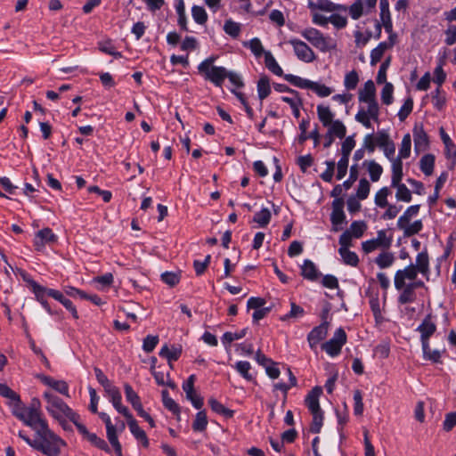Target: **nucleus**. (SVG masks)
I'll return each mask as SVG.
<instances>
[{"mask_svg":"<svg viewBox=\"0 0 456 456\" xmlns=\"http://www.w3.org/2000/svg\"><path fill=\"white\" fill-rule=\"evenodd\" d=\"M15 417L36 432L35 450L46 456L61 454V449L66 446V443L49 428L47 420L43 416L38 399H32L31 409L19 410V411L17 410Z\"/></svg>","mask_w":456,"mask_h":456,"instance_id":"f257e3e1","label":"nucleus"},{"mask_svg":"<svg viewBox=\"0 0 456 456\" xmlns=\"http://www.w3.org/2000/svg\"><path fill=\"white\" fill-rule=\"evenodd\" d=\"M44 398L46 400L47 411L56 419L60 420L66 417L69 420H74L76 412H74L60 397L51 392H45Z\"/></svg>","mask_w":456,"mask_h":456,"instance_id":"f03ea898","label":"nucleus"},{"mask_svg":"<svg viewBox=\"0 0 456 456\" xmlns=\"http://www.w3.org/2000/svg\"><path fill=\"white\" fill-rule=\"evenodd\" d=\"M302 37L307 40L314 47L321 52L326 53L336 47L334 40L314 28H308L301 31Z\"/></svg>","mask_w":456,"mask_h":456,"instance_id":"7ed1b4c3","label":"nucleus"},{"mask_svg":"<svg viewBox=\"0 0 456 456\" xmlns=\"http://www.w3.org/2000/svg\"><path fill=\"white\" fill-rule=\"evenodd\" d=\"M392 242V235L387 236L386 230H380L377 232V238L363 241L362 243V248L366 254H369L377 248L387 250L391 247Z\"/></svg>","mask_w":456,"mask_h":456,"instance_id":"20e7f679","label":"nucleus"},{"mask_svg":"<svg viewBox=\"0 0 456 456\" xmlns=\"http://www.w3.org/2000/svg\"><path fill=\"white\" fill-rule=\"evenodd\" d=\"M346 343V331L342 328H339L335 331L334 336L330 340L322 345V348L329 355L333 357L340 354L341 348Z\"/></svg>","mask_w":456,"mask_h":456,"instance_id":"39448f33","label":"nucleus"},{"mask_svg":"<svg viewBox=\"0 0 456 456\" xmlns=\"http://www.w3.org/2000/svg\"><path fill=\"white\" fill-rule=\"evenodd\" d=\"M292 45L294 53L298 60L304 62H313L316 59V55L312 48L304 41L291 38L289 41Z\"/></svg>","mask_w":456,"mask_h":456,"instance_id":"423d86ee","label":"nucleus"},{"mask_svg":"<svg viewBox=\"0 0 456 456\" xmlns=\"http://www.w3.org/2000/svg\"><path fill=\"white\" fill-rule=\"evenodd\" d=\"M376 87L372 80L365 82L362 89L359 91V101L370 105V111L371 114H376V108L379 104L376 101Z\"/></svg>","mask_w":456,"mask_h":456,"instance_id":"0eeeda50","label":"nucleus"},{"mask_svg":"<svg viewBox=\"0 0 456 456\" xmlns=\"http://www.w3.org/2000/svg\"><path fill=\"white\" fill-rule=\"evenodd\" d=\"M418 269L414 265H410L403 270H398L395 274L394 283L397 290H401L405 284V280L414 281L417 278Z\"/></svg>","mask_w":456,"mask_h":456,"instance_id":"6e6552de","label":"nucleus"},{"mask_svg":"<svg viewBox=\"0 0 456 456\" xmlns=\"http://www.w3.org/2000/svg\"><path fill=\"white\" fill-rule=\"evenodd\" d=\"M0 395L8 398L12 403V414L15 416V411L18 410H28L32 408V403L29 406H25L21 401L20 395L11 389L6 384L0 383Z\"/></svg>","mask_w":456,"mask_h":456,"instance_id":"1a4fd4ad","label":"nucleus"},{"mask_svg":"<svg viewBox=\"0 0 456 456\" xmlns=\"http://www.w3.org/2000/svg\"><path fill=\"white\" fill-rule=\"evenodd\" d=\"M417 330L420 333L422 346L428 348L429 338L436 330V325L433 322L431 314H428L424 318L421 324L417 328Z\"/></svg>","mask_w":456,"mask_h":456,"instance_id":"9d476101","label":"nucleus"},{"mask_svg":"<svg viewBox=\"0 0 456 456\" xmlns=\"http://www.w3.org/2000/svg\"><path fill=\"white\" fill-rule=\"evenodd\" d=\"M199 72L204 76L206 80H209L216 86L219 87L222 86L227 77V69L224 67L213 66L211 69H208V70H200Z\"/></svg>","mask_w":456,"mask_h":456,"instance_id":"9b49d317","label":"nucleus"},{"mask_svg":"<svg viewBox=\"0 0 456 456\" xmlns=\"http://www.w3.org/2000/svg\"><path fill=\"white\" fill-rule=\"evenodd\" d=\"M344 201L342 199H337L332 203V212L330 215V222L332 224V231L337 232L340 230L339 224L346 221V215L343 210Z\"/></svg>","mask_w":456,"mask_h":456,"instance_id":"f8f14e48","label":"nucleus"},{"mask_svg":"<svg viewBox=\"0 0 456 456\" xmlns=\"http://www.w3.org/2000/svg\"><path fill=\"white\" fill-rule=\"evenodd\" d=\"M57 240V236L50 228H44L36 233L34 246L36 250L41 251L45 244L56 243Z\"/></svg>","mask_w":456,"mask_h":456,"instance_id":"ddd939ff","label":"nucleus"},{"mask_svg":"<svg viewBox=\"0 0 456 456\" xmlns=\"http://www.w3.org/2000/svg\"><path fill=\"white\" fill-rule=\"evenodd\" d=\"M329 329V322L327 321L322 322L319 326L314 327L307 336L309 346L312 349L315 348L316 346L323 340Z\"/></svg>","mask_w":456,"mask_h":456,"instance_id":"4468645a","label":"nucleus"},{"mask_svg":"<svg viewBox=\"0 0 456 456\" xmlns=\"http://www.w3.org/2000/svg\"><path fill=\"white\" fill-rule=\"evenodd\" d=\"M414 147L417 152L426 151L428 146V137L422 124H416L413 127Z\"/></svg>","mask_w":456,"mask_h":456,"instance_id":"2eb2a0df","label":"nucleus"},{"mask_svg":"<svg viewBox=\"0 0 456 456\" xmlns=\"http://www.w3.org/2000/svg\"><path fill=\"white\" fill-rule=\"evenodd\" d=\"M322 394V387H314L305 396V403L310 412H317L322 411L319 403V398Z\"/></svg>","mask_w":456,"mask_h":456,"instance_id":"dca6fc26","label":"nucleus"},{"mask_svg":"<svg viewBox=\"0 0 456 456\" xmlns=\"http://www.w3.org/2000/svg\"><path fill=\"white\" fill-rule=\"evenodd\" d=\"M126 419L128 428L133 436L142 443L144 448H148L150 444L145 431L139 427L137 421L134 419L133 415L131 416V418H128Z\"/></svg>","mask_w":456,"mask_h":456,"instance_id":"f3484780","label":"nucleus"},{"mask_svg":"<svg viewBox=\"0 0 456 456\" xmlns=\"http://www.w3.org/2000/svg\"><path fill=\"white\" fill-rule=\"evenodd\" d=\"M30 285L32 287L33 292L36 296V298L40 304L43 305V307L50 314H53V312L52 311L47 300L45 299V296H48V290L50 289H47L45 287H43L37 283L36 281H32L30 282Z\"/></svg>","mask_w":456,"mask_h":456,"instance_id":"a211bd4d","label":"nucleus"},{"mask_svg":"<svg viewBox=\"0 0 456 456\" xmlns=\"http://www.w3.org/2000/svg\"><path fill=\"white\" fill-rule=\"evenodd\" d=\"M38 379L46 386L53 388L61 395L69 396V386L64 380H55L45 375H39Z\"/></svg>","mask_w":456,"mask_h":456,"instance_id":"6ab92c4d","label":"nucleus"},{"mask_svg":"<svg viewBox=\"0 0 456 456\" xmlns=\"http://www.w3.org/2000/svg\"><path fill=\"white\" fill-rule=\"evenodd\" d=\"M439 132H440L441 139L445 146V152H444L445 157L448 159L452 160V167L453 165L455 164V159H456V146L453 143V142L452 141V139L450 138V136L445 133L444 127H440Z\"/></svg>","mask_w":456,"mask_h":456,"instance_id":"aec40b11","label":"nucleus"},{"mask_svg":"<svg viewBox=\"0 0 456 456\" xmlns=\"http://www.w3.org/2000/svg\"><path fill=\"white\" fill-rule=\"evenodd\" d=\"M48 296L53 297L54 299L58 300L60 303H61L63 305V306L71 313L72 316L75 319L78 318V314H77L76 307L74 306V305L72 304V302L69 299L66 298L62 295L61 292L52 289L48 290Z\"/></svg>","mask_w":456,"mask_h":456,"instance_id":"412c9836","label":"nucleus"},{"mask_svg":"<svg viewBox=\"0 0 456 456\" xmlns=\"http://www.w3.org/2000/svg\"><path fill=\"white\" fill-rule=\"evenodd\" d=\"M379 7H380V19H381L382 24L385 28V30L387 33H391V32H393V24H392V20H391V17H390L388 0H380Z\"/></svg>","mask_w":456,"mask_h":456,"instance_id":"4be33fe9","label":"nucleus"},{"mask_svg":"<svg viewBox=\"0 0 456 456\" xmlns=\"http://www.w3.org/2000/svg\"><path fill=\"white\" fill-rule=\"evenodd\" d=\"M414 266L428 280L429 257L427 250H423L417 255L416 265H414Z\"/></svg>","mask_w":456,"mask_h":456,"instance_id":"5701e85b","label":"nucleus"},{"mask_svg":"<svg viewBox=\"0 0 456 456\" xmlns=\"http://www.w3.org/2000/svg\"><path fill=\"white\" fill-rule=\"evenodd\" d=\"M316 111L318 118L323 126L326 127L334 121V113L330 110L329 106L320 104L317 106Z\"/></svg>","mask_w":456,"mask_h":456,"instance_id":"b1692460","label":"nucleus"},{"mask_svg":"<svg viewBox=\"0 0 456 456\" xmlns=\"http://www.w3.org/2000/svg\"><path fill=\"white\" fill-rule=\"evenodd\" d=\"M109 397L114 408L119 413H121L126 419L131 418L132 414L129 412L128 409L121 403L122 396L119 390L114 391V393L110 395Z\"/></svg>","mask_w":456,"mask_h":456,"instance_id":"393cba45","label":"nucleus"},{"mask_svg":"<svg viewBox=\"0 0 456 456\" xmlns=\"http://www.w3.org/2000/svg\"><path fill=\"white\" fill-rule=\"evenodd\" d=\"M182 354V348L180 346H172L171 348L165 345L159 351L161 357L167 358L168 362L177 361Z\"/></svg>","mask_w":456,"mask_h":456,"instance_id":"a878e982","label":"nucleus"},{"mask_svg":"<svg viewBox=\"0 0 456 456\" xmlns=\"http://www.w3.org/2000/svg\"><path fill=\"white\" fill-rule=\"evenodd\" d=\"M301 274L304 278L310 281H315L319 276L315 265L308 259L305 260L301 266Z\"/></svg>","mask_w":456,"mask_h":456,"instance_id":"bb28decb","label":"nucleus"},{"mask_svg":"<svg viewBox=\"0 0 456 456\" xmlns=\"http://www.w3.org/2000/svg\"><path fill=\"white\" fill-rule=\"evenodd\" d=\"M392 48V44H386L385 42H381L378 45L370 52V65L375 66L378 62H379L384 55V53Z\"/></svg>","mask_w":456,"mask_h":456,"instance_id":"cd10ccee","label":"nucleus"},{"mask_svg":"<svg viewBox=\"0 0 456 456\" xmlns=\"http://www.w3.org/2000/svg\"><path fill=\"white\" fill-rule=\"evenodd\" d=\"M395 259V256L392 252L384 249V251L379 253L375 258V263L380 269H385L390 267L394 264Z\"/></svg>","mask_w":456,"mask_h":456,"instance_id":"c85d7f7f","label":"nucleus"},{"mask_svg":"<svg viewBox=\"0 0 456 456\" xmlns=\"http://www.w3.org/2000/svg\"><path fill=\"white\" fill-rule=\"evenodd\" d=\"M363 166L367 167L370 180L372 182H377L379 180L383 172V168L379 164H378L375 160H365L363 162Z\"/></svg>","mask_w":456,"mask_h":456,"instance_id":"c756f323","label":"nucleus"},{"mask_svg":"<svg viewBox=\"0 0 456 456\" xmlns=\"http://www.w3.org/2000/svg\"><path fill=\"white\" fill-rule=\"evenodd\" d=\"M208 404H209L211 410L217 414H221L227 419L232 418L233 416L234 411L232 410L226 408L224 404H222L220 402H218L216 398H213V397L209 398Z\"/></svg>","mask_w":456,"mask_h":456,"instance_id":"7c9ffc66","label":"nucleus"},{"mask_svg":"<svg viewBox=\"0 0 456 456\" xmlns=\"http://www.w3.org/2000/svg\"><path fill=\"white\" fill-rule=\"evenodd\" d=\"M419 205L410 206L399 217L397 221V227H403L405 224H409L411 219L419 214Z\"/></svg>","mask_w":456,"mask_h":456,"instance_id":"2f4dec72","label":"nucleus"},{"mask_svg":"<svg viewBox=\"0 0 456 456\" xmlns=\"http://www.w3.org/2000/svg\"><path fill=\"white\" fill-rule=\"evenodd\" d=\"M208 417L206 411H200L196 416L195 419L192 422V429L195 432H202L205 431L208 427Z\"/></svg>","mask_w":456,"mask_h":456,"instance_id":"473e14b6","label":"nucleus"},{"mask_svg":"<svg viewBox=\"0 0 456 456\" xmlns=\"http://www.w3.org/2000/svg\"><path fill=\"white\" fill-rule=\"evenodd\" d=\"M327 127V132L330 133L331 134L339 139H342L346 136V127L344 125V123L339 119L332 121L330 125H329Z\"/></svg>","mask_w":456,"mask_h":456,"instance_id":"72a5a7b5","label":"nucleus"},{"mask_svg":"<svg viewBox=\"0 0 456 456\" xmlns=\"http://www.w3.org/2000/svg\"><path fill=\"white\" fill-rule=\"evenodd\" d=\"M403 178V162L400 159H395L392 161V179L391 185H398Z\"/></svg>","mask_w":456,"mask_h":456,"instance_id":"f704fd0d","label":"nucleus"},{"mask_svg":"<svg viewBox=\"0 0 456 456\" xmlns=\"http://www.w3.org/2000/svg\"><path fill=\"white\" fill-rule=\"evenodd\" d=\"M338 253L346 265L357 266L359 258L355 252L350 251L348 248H339Z\"/></svg>","mask_w":456,"mask_h":456,"instance_id":"c9c22d12","label":"nucleus"},{"mask_svg":"<svg viewBox=\"0 0 456 456\" xmlns=\"http://www.w3.org/2000/svg\"><path fill=\"white\" fill-rule=\"evenodd\" d=\"M284 78L291 85L304 89H311L313 81L292 75L287 74Z\"/></svg>","mask_w":456,"mask_h":456,"instance_id":"e433bc0d","label":"nucleus"},{"mask_svg":"<svg viewBox=\"0 0 456 456\" xmlns=\"http://www.w3.org/2000/svg\"><path fill=\"white\" fill-rule=\"evenodd\" d=\"M257 93L260 100L265 99L271 93L270 79L267 76H262L257 82Z\"/></svg>","mask_w":456,"mask_h":456,"instance_id":"4c0bfd02","label":"nucleus"},{"mask_svg":"<svg viewBox=\"0 0 456 456\" xmlns=\"http://www.w3.org/2000/svg\"><path fill=\"white\" fill-rule=\"evenodd\" d=\"M235 370L248 381H253L255 379L249 370H251V364L247 361H240L234 365Z\"/></svg>","mask_w":456,"mask_h":456,"instance_id":"58836bf2","label":"nucleus"},{"mask_svg":"<svg viewBox=\"0 0 456 456\" xmlns=\"http://www.w3.org/2000/svg\"><path fill=\"white\" fill-rule=\"evenodd\" d=\"M435 156L432 154L424 155L419 162L420 170L426 175H430L434 171Z\"/></svg>","mask_w":456,"mask_h":456,"instance_id":"ea45409f","label":"nucleus"},{"mask_svg":"<svg viewBox=\"0 0 456 456\" xmlns=\"http://www.w3.org/2000/svg\"><path fill=\"white\" fill-rule=\"evenodd\" d=\"M265 63L266 68L274 75L281 76L283 71L270 52L265 53Z\"/></svg>","mask_w":456,"mask_h":456,"instance_id":"a19ab883","label":"nucleus"},{"mask_svg":"<svg viewBox=\"0 0 456 456\" xmlns=\"http://www.w3.org/2000/svg\"><path fill=\"white\" fill-rule=\"evenodd\" d=\"M318 10L324 12L343 11L346 12L347 7L342 4H336L330 0H317Z\"/></svg>","mask_w":456,"mask_h":456,"instance_id":"79ce46f5","label":"nucleus"},{"mask_svg":"<svg viewBox=\"0 0 456 456\" xmlns=\"http://www.w3.org/2000/svg\"><path fill=\"white\" fill-rule=\"evenodd\" d=\"M369 111H370V105H368L367 110H363V109L360 110L355 115L356 121L362 124L365 120L372 118L375 122L379 123V107L376 108L375 115L371 114Z\"/></svg>","mask_w":456,"mask_h":456,"instance_id":"37998d69","label":"nucleus"},{"mask_svg":"<svg viewBox=\"0 0 456 456\" xmlns=\"http://www.w3.org/2000/svg\"><path fill=\"white\" fill-rule=\"evenodd\" d=\"M271 212L268 208H264L259 212H256L253 217V222L258 224L260 227H265L271 221Z\"/></svg>","mask_w":456,"mask_h":456,"instance_id":"c03bdc74","label":"nucleus"},{"mask_svg":"<svg viewBox=\"0 0 456 456\" xmlns=\"http://www.w3.org/2000/svg\"><path fill=\"white\" fill-rule=\"evenodd\" d=\"M370 306L373 313L375 321L377 323H381L383 322V316L381 314V309L379 305V300L378 294L370 296Z\"/></svg>","mask_w":456,"mask_h":456,"instance_id":"a18cd8bd","label":"nucleus"},{"mask_svg":"<svg viewBox=\"0 0 456 456\" xmlns=\"http://www.w3.org/2000/svg\"><path fill=\"white\" fill-rule=\"evenodd\" d=\"M124 390L126 400L132 404L134 409L142 405L141 399L136 392L134 391L129 384L124 385Z\"/></svg>","mask_w":456,"mask_h":456,"instance_id":"49530a36","label":"nucleus"},{"mask_svg":"<svg viewBox=\"0 0 456 456\" xmlns=\"http://www.w3.org/2000/svg\"><path fill=\"white\" fill-rule=\"evenodd\" d=\"M397 189L395 198L399 201L410 202L411 200V192L404 183H398V185H391Z\"/></svg>","mask_w":456,"mask_h":456,"instance_id":"de8ad7c7","label":"nucleus"},{"mask_svg":"<svg viewBox=\"0 0 456 456\" xmlns=\"http://www.w3.org/2000/svg\"><path fill=\"white\" fill-rule=\"evenodd\" d=\"M401 290L402 292L398 297L399 304L405 305L415 301V291L411 288H410L408 284H404V287Z\"/></svg>","mask_w":456,"mask_h":456,"instance_id":"09e8293b","label":"nucleus"},{"mask_svg":"<svg viewBox=\"0 0 456 456\" xmlns=\"http://www.w3.org/2000/svg\"><path fill=\"white\" fill-rule=\"evenodd\" d=\"M411 138L410 134H406L403 135L401 147L399 150V155L396 159H407L411 154Z\"/></svg>","mask_w":456,"mask_h":456,"instance_id":"8fccbe9b","label":"nucleus"},{"mask_svg":"<svg viewBox=\"0 0 456 456\" xmlns=\"http://www.w3.org/2000/svg\"><path fill=\"white\" fill-rule=\"evenodd\" d=\"M422 222L421 220H417L412 224H405L403 227H398L400 230L403 231L404 237H411L419 233L422 229Z\"/></svg>","mask_w":456,"mask_h":456,"instance_id":"3c124183","label":"nucleus"},{"mask_svg":"<svg viewBox=\"0 0 456 456\" xmlns=\"http://www.w3.org/2000/svg\"><path fill=\"white\" fill-rule=\"evenodd\" d=\"M162 400L164 406L179 418L180 407L171 397H169L167 390L162 391Z\"/></svg>","mask_w":456,"mask_h":456,"instance_id":"603ef678","label":"nucleus"},{"mask_svg":"<svg viewBox=\"0 0 456 456\" xmlns=\"http://www.w3.org/2000/svg\"><path fill=\"white\" fill-rule=\"evenodd\" d=\"M281 100L289 104V108L292 109L294 116L298 118L300 115L299 108L302 106V100L298 97V94L297 96L294 95L293 97L282 96Z\"/></svg>","mask_w":456,"mask_h":456,"instance_id":"864d4df0","label":"nucleus"},{"mask_svg":"<svg viewBox=\"0 0 456 456\" xmlns=\"http://www.w3.org/2000/svg\"><path fill=\"white\" fill-rule=\"evenodd\" d=\"M367 229V224L364 221H354L347 232H350L353 237L361 238Z\"/></svg>","mask_w":456,"mask_h":456,"instance_id":"5fc2aeb1","label":"nucleus"},{"mask_svg":"<svg viewBox=\"0 0 456 456\" xmlns=\"http://www.w3.org/2000/svg\"><path fill=\"white\" fill-rule=\"evenodd\" d=\"M191 15L194 21L200 25H203L208 20V14L202 6L194 5L191 8Z\"/></svg>","mask_w":456,"mask_h":456,"instance_id":"6e6d98bb","label":"nucleus"},{"mask_svg":"<svg viewBox=\"0 0 456 456\" xmlns=\"http://www.w3.org/2000/svg\"><path fill=\"white\" fill-rule=\"evenodd\" d=\"M243 45L245 47H248L256 57H260L265 53L261 41L257 37H255L248 42H244Z\"/></svg>","mask_w":456,"mask_h":456,"instance_id":"4d7b16f0","label":"nucleus"},{"mask_svg":"<svg viewBox=\"0 0 456 456\" xmlns=\"http://www.w3.org/2000/svg\"><path fill=\"white\" fill-rule=\"evenodd\" d=\"M346 11L353 20H358L365 12L362 0H356Z\"/></svg>","mask_w":456,"mask_h":456,"instance_id":"13d9d810","label":"nucleus"},{"mask_svg":"<svg viewBox=\"0 0 456 456\" xmlns=\"http://www.w3.org/2000/svg\"><path fill=\"white\" fill-rule=\"evenodd\" d=\"M313 415V421L310 426V431L314 434H318L323 424V411H319L317 412H311Z\"/></svg>","mask_w":456,"mask_h":456,"instance_id":"bf43d9fd","label":"nucleus"},{"mask_svg":"<svg viewBox=\"0 0 456 456\" xmlns=\"http://www.w3.org/2000/svg\"><path fill=\"white\" fill-rule=\"evenodd\" d=\"M389 194L390 191L387 187L381 188L375 195V204L381 208L388 206L387 196Z\"/></svg>","mask_w":456,"mask_h":456,"instance_id":"052dcab7","label":"nucleus"},{"mask_svg":"<svg viewBox=\"0 0 456 456\" xmlns=\"http://www.w3.org/2000/svg\"><path fill=\"white\" fill-rule=\"evenodd\" d=\"M181 280L180 273L165 272L161 274V281L170 287L176 286Z\"/></svg>","mask_w":456,"mask_h":456,"instance_id":"680f3d73","label":"nucleus"},{"mask_svg":"<svg viewBox=\"0 0 456 456\" xmlns=\"http://www.w3.org/2000/svg\"><path fill=\"white\" fill-rule=\"evenodd\" d=\"M359 82V76L355 70H352L346 74L344 86L347 90H354L356 88Z\"/></svg>","mask_w":456,"mask_h":456,"instance_id":"e2e57ef3","label":"nucleus"},{"mask_svg":"<svg viewBox=\"0 0 456 456\" xmlns=\"http://www.w3.org/2000/svg\"><path fill=\"white\" fill-rule=\"evenodd\" d=\"M224 30L227 35L236 38L240 33V26L239 23L234 22L232 20H228L224 22Z\"/></svg>","mask_w":456,"mask_h":456,"instance_id":"0e129e2a","label":"nucleus"},{"mask_svg":"<svg viewBox=\"0 0 456 456\" xmlns=\"http://www.w3.org/2000/svg\"><path fill=\"white\" fill-rule=\"evenodd\" d=\"M370 185L367 179L362 178L359 182L356 197L359 200H365L370 193Z\"/></svg>","mask_w":456,"mask_h":456,"instance_id":"69168bd1","label":"nucleus"},{"mask_svg":"<svg viewBox=\"0 0 456 456\" xmlns=\"http://www.w3.org/2000/svg\"><path fill=\"white\" fill-rule=\"evenodd\" d=\"M385 86L381 91V101L384 104L389 105L393 102L394 86L391 83H384Z\"/></svg>","mask_w":456,"mask_h":456,"instance_id":"338daca9","label":"nucleus"},{"mask_svg":"<svg viewBox=\"0 0 456 456\" xmlns=\"http://www.w3.org/2000/svg\"><path fill=\"white\" fill-rule=\"evenodd\" d=\"M413 108V100L409 97L405 100L404 103L401 107L398 112V118L401 121H403L411 112Z\"/></svg>","mask_w":456,"mask_h":456,"instance_id":"774afa93","label":"nucleus"}]
</instances>
